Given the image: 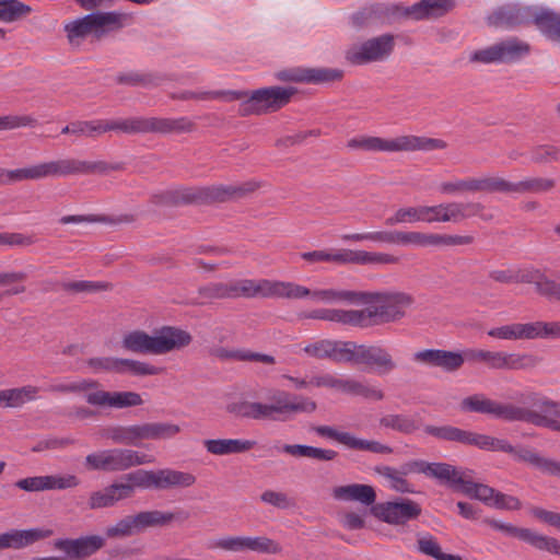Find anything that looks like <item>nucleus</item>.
<instances>
[{
    "label": "nucleus",
    "instance_id": "1a4fd4ad",
    "mask_svg": "<svg viewBox=\"0 0 560 560\" xmlns=\"http://www.w3.org/2000/svg\"><path fill=\"white\" fill-rule=\"evenodd\" d=\"M301 258L310 264L329 262L334 265H395L398 257L380 252L330 248L305 252Z\"/></svg>",
    "mask_w": 560,
    "mask_h": 560
},
{
    "label": "nucleus",
    "instance_id": "69168bd1",
    "mask_svg": "<svg viewBox=\"0 0 560 560\" xmlns=\"http://www.w3.org/2000/svg\"><path fill=\"white\" fill-rule=\"evenodd\" d=\"M282 550L279 542L266 536L248 537L247 551H254L266 555H277Z\"/></svg>",
    "mask_w": 560,
    "mask_h": 560
},
{
    "label": "nucleus",
    "instance_id": "aec40b11",
    "mask_svg": "<svg viewBox=\"0 0 560 560\" xmlns=\"http://www.w3.org/2000/svg\"><path fill=\"white\" fill-rule=\"evenodd\" d=\"M492 528L504 533L508 536L516 537L540 551H547L560 557V539L539 534L529 528L517 527L500 521H490Z\"/></svg>",
    "mask_w": 560,
    "mask_h": 560
},
{
    "label": "nucleus",
    "instance_id": "0eeeda50",
    "mask_svg": "<svg viewBox=\"0 0 560 560\" xmlns=\"http://www.w3.org/2000/svg\"><path fill=\"white\" fill-rule=\"evenodd\" d=\"M346 145L351 151L393 153L443 150L447 147V143L438 138L405 135L393 139L375 136H358L349 139Z\"/></svg>",
    "mask_w": 560,
    "mask_h": 560
},
{
    "label": "nucleus",
    "instance_id": "8fccbe9b",
    "mask_svg": "<svg viewBox=\"0 0 560 560\" xmlns=\"http://www.w3.org/2000/svg\"><path fill=\"white\" fill-rule=\"evenodd\" d=\"M330 360L338 363H355L359 364V350L361 345L352 341H334Z\"/></svg>",
    "mask_w": 560,
    "mask_h": 560
},
{
    "label": "nucleus",
    "instance_id": "a19ab883",
    "mask_svg": "<svg viewBox=\"0 0 560 560\" xmlns=\"http://www.w3.org/2000/svg\"><path fill=\"white\" fill-rule=\"evenodd\" d=\"M151 202L156 206L196 205L195 187H180L154 194Z\"/></svg>",
    "mask_w": 560,
    "mask_h": 560
},
{
    "label": "nucleus",
    "instance_id": "4d7b16f0",
    "mask_svg": "<svg viewBox=\"0 0 560 560\" xmlns=\"http://www.w3.org/2000/svg\"><path fill=\"white\" fill-rule=\"evenodd\" d=\"M417 549L435 560H462L459 556L444 553L436 539L431 535L420 536L417 540Z\"/></svg>",
    "mask_w": 560,
    "mask_h": 560
},
{
    "label": "nucleus",
    "instance_id": "9d476101",
    "mask_svg": "<svg viewBox=\"0 0 560 560\" xmlns=\"http://www.w3.org/2000/svg\"><path fill=\"white\" fill-rule=\"evenodd\" d=\"M518 399L525 405L521 422L560 432V401L536 392L522 393Z\"/></svg>",
    "mask_w": 560,
    "mask_h": 560
},
{
    "label": "nucleus",
    "instance_id": "0e129e2a",
    "mask_svg": "<svg viewBox=\"0 0 560 560\" xmlns=\"http://www.w3.org/2000/svg\"><path fill=\"white\" fill-rule=\"evenodd\" d=\"M120 369H122V373L128 371L135 376L159 375L164 370L163 368L152 365L148 362L131 359H121Z\"/></svg>",
    "mask_w": 560,
    "mask_h": 560
},
{
    "label": "nucleus",
    "instance_id": "20e7f679",
    "mask_svg": "<svg viewBox=\"0 0 560 560\" xmlns=\"http://www.w3.org/2000/svg\"><path fill=\"white\" fill-rule=\"evenodd\" d=\"M283 285L273 284V281L261 279H238L226 282H209L198 288L194 305H207L215 300H233L238 298H272L273 295H288V292L280 291Z\"/></svg>",
    "mask_w": 560,
    "mask_h": 560
},
{
    "label": "nucleus",
    "instance_id": "f8f14e48",
    "mask_svg": "<svg viewBox=\"0 0 560 560\" xmlns=\"http://www.w3.org/2000/svg\"><path fill=\"white\" fill-rule=\"evenodd\" d=\"M125 18L118 12H92L65 25L67 38L70 43L91 34L101 38L107 32L120 28Z\"/></svg>",
    "mask_w": 560,
    "mask_h": 560
},
{
    "label": "nucleus",
    "instance_id": "864d4df0",
    "mask_svg": "<svg viewBox=\"0 0 560 560\" xmlns=\"http://www.w3.org/2000/svg\"><path fill=\"white\" fill-rule=\"evenodd\" d=\"M161 75L156 73H141V72H127L120 73L116 77V82L129 86H158L161 82Z\"/></svg>",
    "mask_w": 560,
    "mask_h": 560
},
{
    "label": "nucleus",
    "instance_id": "774afa93",
    "mask_svg": "<svg viewBox=\"0 0 560 560\" xmlns=\"http://www.w3.org/2000/svg\"><path fill=\"white\" fill-rule=\"evenodd\" d=\"M105 133L104 119L74 120V136L77 138H97Z\"/></svg>",
    "mask_w": 560,
    "mask_h": 560
},
{
    "label": "nucleus",
    "instance_id": "5701e85b",
    "mask_svg": "<svg viewBox=\"0 0 560 560\" xmlns=\"http://www.w3.org/2000/svg\"><path fill=\"white\" fill-rule=\"evenodd\" d=\"M138 532L143 533L148 528L166 527L172 523H184L189 520L188 511L177 508L173 511L145 510L135 514Z\"/></svg>",
    "mask_w": 560,
    "mask_h": 560
},
{
    "label": "nucleus",
    "instance_id": "39448f33",
    "mask_svg": "<svg viewBox=\"0 0 560 560\" xmlns=\"http://www.w3.org/2000/svg\"><path fill=\"white\" fill-rule=\"evenodd\" d=\"M412 298L402 292H364L361 291L360 304H374L364 310H352L359 314L353 327H369L392 323L405 315V308L410 306Z\"/></svg>",
    "mask_w": 560,
    "mask_h": 560
},
{
    "label": "nucleus",
    "instance_id": "7ed1b4c3",
    "mask_svg": "<svg viewBox=\"0 0 560 560\" xmlns=\"http://www.w3.org/2000/svg\"><path fill=\"white\" fill-rule=\"evenodd\" d=\"M341 240L343 242L354 243L370 241L374 243L401 246L412 245L419 247H450L470 245L475 242V237L471 235H451L399 230L343 234L341 235Z\"/></svg>",
    "mask_w": 560,
    "mask_h": 560
},
{
    "label": "nucleus",
    "instance_id": "ea45409f",
    "mask_svg": "<svg viewBox=\"0 0 560 560\" xmlns=\"http://www.w3.org/2000/svg\"><path fill=\"white\" fill-rule=\"evenodd\" d=\"M210 354L222 361L235 360V361H249L260 362L267 365L276 363V359L272 355L254 352L246 349H228L223 347H217L211 349Z\"/></svg>",
    "mask_w": 560,
    "mask_h": 560
},
{
    "label": "nucleus",
    "instance_id": "5fc2aeb1",
    "mask_svg": "<svg viewBox=\"0 0 560 560\" xmlns=\"http://www.w3.org/2000/svg\"><path fill=\"white\" fill-rule=\"evenodd\" d=\"M556 180L547 177H527L516 182V194H542L552 190Z\"/></svg>",
    "mask_w": 560,
    "mask_h": 560
},
{
    "label": "nucleus",
    "instance_id": "49530a36",
    "mask_svg": "<svg viewBox=\"0 0 560 560\" xmlns=\"http://www.w3.org/2000/svg\"><path fill=\"white\" fill-rule=\"evenodd\" d=\"M537 27L546 37L560 45V13L542 8L537 15Z\"/></svg>",
    "mask_w": 560,
    "mask_h": 560
},
{
    "label": "nucleus",
    "instance_id": "f3484780",
    "mask_svg": "<svg viewBox=\"0 0 560 560\" xmlns=\"http://www.w3.org/2000/svg\"><path fill=\"white\" fill-rule=\"evenodd\" d=\"M394 36L384 34L360 44L351 45L345 52L346 60L362 66L387 59L394 49Z\"/></svg>",
    "mask_w": 560,
    "mask_h": 560
},
{
    "label": "nucleus",
    "instance_id": "bb28decb",
    "mask_svg": "<svg viewBox=\"0 0 560 560\" xmlns=\"http://www.w3.org/2000/svg\"><path fill=\"white\" fill-rule=\"evenodd\" d=\"M413 360L430 366L441 368L446 372H455L465 363L463 353L441 349H425L413 354Z\"/></svg>",
    "mask_w": 560,
    "mask_h": 560
},
{
    "label": "nucleus",
    "instance_id": "f03ea898",
    "mask_svg": "<svg viewBox=\"0 0 560 560\" xmlns=\"http://www.w3.org/2000/svg\"><path fill=\"white\" fill-rule=\"evenodd\" d=\"M269 402L238 400L226 406V411L236 418L248 420H287L296 413H312L317 404L308 397L272 388L268 395Z\"/></svg>",
    "mask_w": 560,
    "mask_h": 560
},
{
    "label": "nucleus",
    "instance_id": "a878e982",
    "mask_svg": "<svg viewBox=\"0 0 560 560\" xmlns=\"http://www.w3.org/2000/svg\"><path fill=\"white\" fill-rule=\"evenodd\" d=\"M84 397L89 405L117 409L140 406L143 402L141 396L135 392H106L100 388Z\"/></svg>",
    "mask_w": 560,
    "mask_h": 560
},
{
    "label": "nucleus",
    "instance_id": "bf43d9fd",
    "mask_svg": "<svg viewBox=\"0 0 560 560\" xmlns=\"http://www.w3.org/2000/svg\"><path fill=\"white\" fill-rule=\"evenodd\" d=\"M135 221V217L132 214H121L116 218L109 217H96V215H65L60 219L61 224H70V223H82V222H103L110 224H119V223H131Z\"/></svg>",
    "mask_w": 560,
    "mask_h": 560
},
{
    "label": "nucleus",
    "instance_id": "6e6552de",
    "mask_svg": "<svg viewBox=\"0 0 560 560\" xmlns=\"http://www.w3.org/2000/svg\"><path fill=\"white\" fill-rule=\"evenodd\" d=\"M120 486L129 487L130 498L136 488L170 490L189 488L196 483V476L188 471L164 468L159 470L138 469L124 476Z\"/></svg>",
    "mask_w": 560,
    "mask_h": 560
},
{
    "label": "nucleus",
    "instance_id": "6e6d98bb",
    "mask_svg": "<svg viewBox=\"0 0 560 560\" xmlns=\"http://www.w3.org/2000/svg\"><path fill=\"white\" fill-rule=\"evenodd\" d=\"M144 440H165L175 436L180 432L177 424L167 422L142 423Z\"/></svg>",
    "mask_w": 560,
    "mask_h": 560
},
{
    "label": "nucleus",
    "instance_id": "6ab92c4d",
    "mask_svg": "<svg viewBox=\"0 0 560 560\" xmlns=\"http://www.w3.org/2000/svg\"><path fill=\"white\" fill-rule=\"evenodd\" d=\"M106 544L103 536L88 535L78 538H59L54 541V548L62 551L66 556L37 557L32 560H85Z\"/></svg>",
    "mask_w": 560,
    "mask_h": 560
},
{
    "label": "nucleus",
    "instance_id": "f704fd0d",
    "mask_svg": "<svg viewBox=\"0 0 560 560\" xmlns=\"http://www.w3.org/2000/svg\"><path fill=\"white\" fill-rule=\"evenodd\" d=\"M380 425L385 429H390L404 435H411L423 429L425 425L422 423V419L418 415H406V413H388L380 419ZM429 424H427L428 427Z\"/></svg>",
    "mask_w": 560,
    "mask_h": 560
},
{
    "label": "nucleus",
    "instance_id": "13d9d810",
    "mask_svg": "<svg viewBox=\"0 0 560 560\" xmlns=\"http://www.w3.org/2000/svg\"><path fill=\"white\" fill-rule=\"evenodd\" d=\"M30 5L18 0H0V20L3 22H14L31 13Z\"/></svg>",
    "mask_w": 560,
    "mask_h": 560
},
{
    "label": "nucleus",
    "instance_id": "412c9836",
    "mask_svg": "<svg viewBox=\"0 0 560 560\" xmlns=\"http://www.w3.org/2000/svg\"><path fill=\"white\" fill-rule=\"evenodd\" d=\"M372 512L378 520L393 524L402 525L408 521L416 520L421 514V506L409 499L395 502L378 503L373 506Z\"/></svg>",
    "mask_w": 560,
    "mask_h": 560
},
{
    "label": "nucleus",
    "instance_id": "c03bdc74",
    "mask_svg": "<svg viewBox=\"0 0 560 560\" xmlns=\"http://www.w3.org/2000/svg\"><path fill=\"white\" fill-rule=\"evenodd\" d=\"M196 205H210L215 202L234 201L232 185H212L195 187Z\"/></svg>",
    "mask_w": 560,
    "mask_h": 560
},
{
    "label": "nucleus",
    "instance_id": "79ce46f5",
    "mask_svg": "<svg viewBox=\"0 0 560 560\" xmlns=\"http://www.w3.org/2000/svg\"><path fill=\"white\" fill-rule=\"evenodd\" d=\"M103 435L116 444L138 446L144 440L142 424L114 425L104 430Z\"/></svg>",
    "mask_w": 560,
    "mask_h": 560
},
{
    "label": "nucleus",
    "instance_id": "cd10ccee",
    "mask_svg": "<svg viewBox=\"0 0 560 560\" xmlns=\"http://www.w3.org/2000/svg\"><path fill=\"white\" fill-rule=\"evenodd\" d=\"M455 0H421L413 5L401 9L400 15L412 20L436 19L455 8Z\"/></svg>",
    "mask_w": 560,
    "mask_h": 560
},
{
    "label": "nucleus",
    "instance_id": "a211bd4d",
    "mask_svg": "<svg viewBox=\"0 0 560 560\" xmlns=\"http://www.w3.org/2000/svg\"><path fill=\"white\" fill-rule=\"evenodd\" d=\"M459 407L465 412H477L492 416L495 419L514 422L521 421L525 405L516 406L513 404H503L488 398L485 394H474L465 397L460 401Z\"/></svg>",
    "mask_w": 560,
    "mask_h": 560
},
{
    "label": "nucleus",
    "instance_id": "c9c22d12",
    "mask_svg": "<svg viewBox=\"0 0 560 560\" xmlns=\"http://www.w3.org/2000/svg\"><path fill=\"white\" fill-rule=\"evenodd\" d=\"M131 489L114 482L106 488L93 491L89 498V508L97 510L115 505L118 501L129 499Z\"/></svg>",
    "mask_w": 560,
    "mask_h": 560
},
{
    "label": "nucleus",
    "instance_id": "b1692460",
    "mask_svg": "<svg viewBox=\"0 0 560 560\" xmlns=\"http://www.w3.org/2000/svg\"><path fill=\"white\" fill-rule=\"evenodd\" d=\"M49 176H59L58 160L18 170H4L0 167V185H10L23 180H36Z\"/></svg>",
    "mask_w": 560,
    "mask_h": 560
},
{
    "label": "nucleus",
    "instance_id": "a18cd8bd",
    "mask_svg": "<svg viewBox=\"0 0 560 560\" xmlns=\"http://www.w3.org/2000/svg\"><path fill=\"white\" fill-rule=\"evenodd\" d=\"M428 477L438 479L441 482H445L448 486L458 489L463 482L465 472L447 463H431Z\"/></svg>",
    "mask_w": 560,
    "mask_h": 560
},
{
    "label": "nucleus",
    "instance_id": "dca6fc26",
    "mask_svg": "<svg viewBox=\"0 0 560 560\" xmlns=\"http://www.w3.org/2000/svg\"><path fill=\"white\" fill-rule=\"evenodd\" d=\"M273 284L283 285L280 291L288 292V295H273L272 298H284V299H304L311 296L313 300L323 302L326 304L332 303H347L353 305H360L361 291L352 290H339V289H317L310 290L306 287L296 284L294 282L273 281Z\"/></svg>",
    "mask_w": 560,
    "mask_h": 560
},
{
    "label": "nucleus",
    "instance_id": "603ef678",
    "mask_svg": "<svg viewBox=\"0 0 560 560\" xmlns=\"http://www.w3.org/2000/svg\"><path fill=\"white\" fill-rule=\"evenodd\" d=\"M374 472L383 478H385L392 489L401 493H411L413 492L410 483L402 477L398 469L387 466V465H377L374 467Z\"/></svg>",
    "mask_w": 560,
    "mask_h": 560
},
{
    "label": "nucleus",
    "instance_id": "58836bf2",
    "mask_svg": "<svg viewBox=\"0 0 560 560\" xmlns=\"http://www.w3.org/2000/svg\"><path fill=\"white\" fill-rule=\"evenodd\" d=\"M332 495L337 500L358 501L365 505H371L376 500V493L372 486L362 483H352L334 488Z\"/></svg>",
    "mask_w": 560,
    "mask_h": 560
},
{
    "label": "nucleus",
    "instance_id": "e433bc0d",
    "mask_svg": "<svg viewBox=\"0 0 560 560\" xmlns=\"http://www.w3.org/2000/svg\"><path fill=\"white\" fill-rule=\"evenodd\" d=\"M203 446L210 454L224 456L246 453L256 446V441L242 439H211L205 440Z\"/></svg>",
    "mask_w": 560,
    "mask_h": 560
},
{
    "label": "nucleus",
    "instance_id": "de8ad7c7",
    "mask_svg": "<svg viewBox=\"0 0 560 560\" xmlns=\"http://www.w3.org/2000/svg\"><path fill=\"white\" fill-rule=\"evenodd\" d=\"M458 490H460L467 497L482 501L483 503L489 505H492L495 494L498 492L497 490L487 485L477 483L469 480L466 475Z\"/></svg>",
    "mask_w": 560,
    "mask_h": 560
},
{
    "label": "nucleus",
    "instance_id": "c756f323",
    "mask_svg": "<svg viewBox=\"0 0 560 560\" xmlns=\"http://www.w3.org/2000/svg\"><path fill=\"white\" fill-rule=\"evenodd\" d=\"M52 535L54 530L49 528L14 529L0 535V550L21 549Z\"/></svg>",
    "mask_w": 560,
    "mask_h": 560
},
{
    "label": "nucleus",
    "instance_id": "393cba45",
    "mask_svg": "<svg viewBox=\"0 0 560 560\" xmlns=\"http://www.w3.org/2000/svg\"><path fill=\"white\" fill-rule=\"evenodd\" d=\"M125 164L122 162L107 163L105 161L88 162L78 159L58 160L59 176L77 175V174H101L105 175L109 172L122 171Z\"/></svg>",
    "mask_w": 560,
    "mask_h": 560
},
{
    "label": "nucleus",
    "instance_id": "e2e57ef3",
    "mask_svg": "<svg viewBox=\"0 0 560 560\" xmlns=\"http://www.w3.org/2000/svg\"><path fill=\"white\" fill-rule=\"evenodd\" d=\"M423 217H421V206L417 207H404L397 209L393 215L388 217L385 220V224L388 226H393L400 223H416L422 222Z\"/></svg>",
    "mask_w": 560,
    "mask_h": 560
},
{
    "label": "nucleus",
    "instance_id": "4be33fe9",
    "mask_svg": "<svg viewBox=\"0 0 560 560\" xmlns=\"http://www.w3.org/2000/svg\"><path fill=\"white\" fill-rule=\"evenodd\" d=\"M542 8L522 7L509 4L498 9L490 16V23L495 26L515 27L534 23L537 26V15L541 13Z\"/></svg>",
    "mask_w": 560,
    "mask_h": 560
},
{
    "label": "nucleus",
    "instance_id": "7c9ffc66",
    "mask_svg": "<svg viewBox=\"0 0 560 560\" xmlns=\"http://www.w3.org/2000/svg\"><path fill=\"white\" fill-rule=\"evenodd\" d=\"M537 364V359L530 354L506 353L490 351L486 365L493 370H526Z\"/></svg>",
    "mask_w": 560,
    "mask_h": 560
},
{
    "label": "nucleus",
    "instance_id": "3c124183",
    "mask_svg": "<svg viewBox=\"0 0 560 560\" xmlns=\"http://www.w3.org/2000/svg\"><path fill=\"white\" fill-rule=\"evenodd\" d=\"M105 132L118 131L126 135L144 133L143 117H128L124 119H104Z\"/></svg>",
    "mask_w": 560,
    "mask_h": 560
},
{
    "label": "nucleus",
    "instance_id": "9b49d317",
    "mask_svg": "<svg viewBox=\"0 0 560 560\" xmlns=\"http://www.w3.org/2000/svg\"><path fill=\"white\" fill-rule=\"evenodd\" d=\"M485 205L477 201L447 202L435 206H421L422 222H453L459 223L472 217H479L483 221H491L493 214L485 212Z\"/></svg>",
    "mask_w": 560,
    "mask_h": 560
},
{
    "label": "nucleus",
    "instance_id": "423d86ee",
    "mask_svg": "<svg viewBox=\"0 0 560 560\" xmlns=\"http://www.w3.org/2000/svg\"><path fill=\"white\" fill-rule=\"evenodd\" d=\"M191 335L180 328L164 326L151 336L143 330H132L124 335V350L138 354H165L187 347Z\"/></svg>",
    "mask_w": 560,
    "mask_h": 560
},
{
    "label": "nucleus",
    "instance_id": "680f3d73",
    "mask_svg": "<svg viewBox=\"0 0 560 560\" xmlns=\"http://www.w3.org/2000/svg\"><path fill=\"white\" fill-rule=\"evenodd\" d=\"M44 485L45 491L67 490L79 487L81 485V480L73 474L46 475L44 476Z\"/></svg>",
    "mask_w": 560,
    "mask_h": 560
},
{
    "label": "nucleus",
    "instance_id": "4c0bfd02",
    "mask_svg": "<svg viewBox=\"0 0 560 560\" xmlns=\"http://www.w3.org/2000/svg\"><path fill=\"white\" fill-rule=\"evenodd\" d=\"M343 71L331 68L300 69L290 77L280 75L281 79L304 83H328L341 80Z\"/></svg>",
    "mask_w": 560,
    "mask_h": 560
},
{
    "label": "nucleus",
    "instance_id": "2f4dec72",
    "mask_svg": "<svg viewBox=\"0 0 560 560\" xmlns=\"http://www.w3.org/2000/svg\"><path fill=\"white\" fill-rule=\"evenodd\" d=\"M358 358L359 364L373 366L378 374H388L397 368L389 351L380 346L361 345Z\"/></svg>",
    "mask_w": 560,
    "mask_h": 560
},
{
    "label": "nucleus",
    "instance_id": "37998d69",
    "mask_svg": "<svg viewBox=\"0 0 560 560\" xmlns=\"http://www.w3.org/2000/svg\"><path fill=\"white\" fill-rule=\"evenodd\" d=\"M39 393V388L33 385H26L18 388H9L0 390L1 408H18L27 401L35 400Z\"/></svg>",
    "mask_w": 560,
    "mask_h": 560
},
{
    "label": "nucleus",
    "instance_id": "c85d7f7f",
    "mask_svg": "<svg viewBox=\"0 0 560 560\" xmlns=\"http://www.w3.org/2000/svg\"><path fill=\"white\" fill-rule=\"evenodd\" d=\"M143 125L144 133H186L196 129V124L187 117H143Z\"/></svg>",
    "mask_w": 560,
    "mask_h": 560
},
{
    "label": "nucleus",
    "instance_id": "09e8293b",
    "mask_svg": "<svg viewBox=\"0 0 560 560\" xmlns=\"http://www.w3.org/2000/svg\"><path fill=\"white\" fill-rule=\"evenodd\" d=\"M100 387V383L91 378H81L69 383H56L51 384L47 390L50 393L59 394H81L92 393Z\"/></svg>",
    "mask_w": 560,
    "mask_h": 560
},
{
    "label": "nucleus",
    "instance_id": "72a5a7b5",
    "mask_svg": "<svg viewBox=\"0 0 560 560\" xmlns=\"http://www.w3.org/2000/svg\"><path fill=\"white\" fill-rule=\"evenodd\" d=\"M296 317L300 322L305 319H317L353 327V324H357L359 314L353 313L352 310L314 308L311 311L299 312Z\"/></svg>",
    "mask_w": 560,
    "mask_h": 560
},
{
    "label": "nucleus",
    "instance_id": "338daca9",
    "mask_svg": "<svg viewBox=\"0 0 560 560\" xmlns=\"http://www.w3.org/2000/svg\"><path fill=\"white\" fill-rule=\"evenodd\" d=\"M139 534L135 515H128L118 521L115 525L106 528V536L109 538L129 537Z\"/></svg>",
    "mask_w": 560,
    "mask_h": 560
},
{
    "label": "nucleus",
    "instance_id": "2eb2a0df",
    "mask_svg": "<svg viewBox=\"0 0 560 560\" xmlns=\"http://www.w3.org/2000/svg\"><path fill=\"white\" fill-rule=\"evenodd\" d=\"M294 93V89L282 86H269L255 90L248 93V97L242 102L240 113L242 116H247L276 112L285 106Z\"/></svg>",
    "mask_w": 560,
    "mask_h": 560
},
{
    "label": "nucleus",
    "instance_id": "ddd939ff",
    "mask_svg": "<svg viewBox=\"0 0 560 560\" xmlns=\"http://www.w3.org/2000/svg\"><path fill=\"white\" fill-rule=\"evenodd\" d=\"M148 455L130 448H110L91 453L85 457V467L89 470L124 471L129 468L149 464Z\"/></svg>",
    "mask_w": 560,
    "mask_h": 560
},
{
    "label": "nucleus",
    "instance_id": "052dcab7",
    "mask_svg": "<svg viewBox=\"0 0 560 560\" xmlns=\"http://www.w3.org/2000/svg\"><path fill=\"white\" fill-rule=\"evenodd\" d=\"M350 450L370 452L373 454L388 455L394 452L393 447L388 444L382 443L376 440L361 439L352 434L350 442Z\"/></svg>",
    "mask_w": 560,
    "mask_h": 560
},
{
    "label": "nucleus",
    "instance_id": "473e14b6",
    "mask_svg": "<svg viewBox=\"0 0 560 560\" xmlns=\"http://www.w3.org/2000/svg\"><path fill=\"white\" fill-rule=\"evenodd\" d=\"M399 15L400 8L397 5L374 3L354 13L351 18V22L354 27L361 28L377 22H384L386 20H389L392 16Z\"/></svg>",
    "mask_w": 560,
    "mask_h": 560
},
{
    "label": "nucleus",
    "instance_id": "4468645a",
    "mask_svg": "<svg viewBox=\"0 0 560 560\" xmlns=\"http://www.w3.org/2000/svg\"><path fill=\"white\" fill-rule=\"evenodd\" d=\"M530 45L518 37H510L491 46L475 50L469 56L472 63H515L528 56Z\"/></svg>",
    "mask_w": 560,
    "mask_h": 560
},
{
    "label": "nucleus",
    "instance_id": "f257e3e1",
    "mask_svg": "<svg viewBox=\"0 0 560 560\" xmlns=\"http://www.w3.org/2000/svg\"><path fill=\"white\" fill-rule=\"evenodd\" d=\"M425 434L441 441L456 442L464 445H474L486 451H501L511 454L515 460L526 463L541 474L560 479V460L546 457L537 451L524 446H513L506 440L479 434L453 425H428Z\"/></svg>",
    "mask_w": 560,
    "mask_h": 560
}]
</instances>
